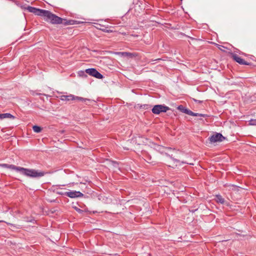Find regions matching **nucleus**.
<instances>
[{
    "label": "nucleus",
    "mask_w": 256,
    "mask_h": 256,
    "mask_svg": "<svg viewBox=\"0 0 256 256\" xmlns=\"http://www.w3.org/2000/svg\"><path fill=\"white\" fill-rule=\"evenodd\" d=\"M75 210L77 212H78L80 214H82L84 212V210L76 207L75 208Z\"/></svg>",
    "instance_id": "obj_23"
},
{
    "label": "nucleus",
    "mask_w": 256,
    "mask_h": 256,
    "mask_svg": "<svg viewBox=\"0 0 256 256\" xmlns=\"http://www.w3.org/2000/svg\"><path fill=\"white\" fill-rule=\"evenodd\" d=\"M33 130L37 133L40 132L42 131V128L38 126H34L32 127Z\"/></svg>",
    "instance_id": "obj_18"
},
{
    "label": "nucleus",
    "mask_w": 256,
    "mask_h": 256,
    "mask_svg": "<svg viewBox=\"0 0 256 256\" xmlns=\"http://www.w3.org/2000/svg\"><path fill=\"white\" fill-rule=\"evenodd\" d=\"M8 224L11 226H12L16 227V228H21L20 226L18 225L17 226H15L13 224L8 223Z\"/></svg>",
    "instance_id": "obj_24"
},
{
    "label": "nucleus",
    "mask_w": 256,
    "mask_h": 256,
    "mask_svg": "<svg viewBox=\"0 0 256 256\" xmlns=\"http://www.w3.org/2000/svg\"><path fill=\"white\" fill-rule=\"evenodd\" d=\"M156 149L161 154H165L166 156H169L171 159H172L174 162H180V160L176 159V158H172V156H170V155L168 154L166 152L168 150H171V148H169V147H164V146H160V145H158L156 146Z\"/></svg>",
    "instance_id": "obj_7"
},
{
    "label": "nucleus",
    "mask_w": 256,
    "mask_h": 256,
    "mask_svg": "<svg viewBox=\"0 0 256 256\" xmlns=\"http://www.w3.org/2000/svg\"><path fill=\"white\" fill-rule=\"evenodd\" d=\"M98 29L102 30V32L110 33L112 32L113 31L111 30H108L106 28H98Z\"/></svg>",
    "instance_id": "obj_21"
},
{
    "label": "nucleus",
    "mask_w": 256,
    "mask_h": 256,
    "mask_svg": "<svg viewBox=\"0 0 256 256\" xmlns=\"http://www.w3.org/2000/svg\"><path fill=\"white\" fill-rule=\"evenodd\" d=\"M4 118H10V119H14L15 116L11 114L10 113H5L0 114V119L2 120Z\"/></svg>",
    "instance_id": "obj_13"
},
{
    "label": "nucleus",
    "mask_w": 256,
    "mask_h": 256,
    "mask_svg": "<svg viewBox=\"0 0 256 256\" xmlns=\"http://www.w3.org/2000/svg\"><path fill=\"white\" fill-rule=\"evenodd\" d=\"M250 124L252 126H256V120H252L250 121Z\"/></svg>",
    "instance_id": "obj_22"
},
{
    "label": "nucleus",
    "mask_w": 256,
    "mask_h": 256,
    "mask_svg": "<svg viewBox=\"0 0 256 256\" xmlns=\"http://www.w3.org/2000/svg\"><path fill=\"white\" fill-rule=\"evenodd\" d=\"M27 10L29 12H32L38 16H42L44 10L37 8L32 6H28Z\"/></svg>",
    "instance_id": "obj_9"
},
{
    "label": "nucleus",
    "mask_w": 256,
    "mask_h": 256,
    "mask_svg": "<svg viewBox=\"0 0 256 256\" xmlns=\"http://www.w3.org/2000/svg\"><path fill=\"white\" fill-rule=\"evenodd\" d=\"M143 154H144V156L145 157V158H144L145 160L148 163L152 164H153V162H153L150 161L152 158L149 154L145 152Z\"/></svg>",
    "instance_id": "obj_16"
},
{
    "label": "nucleus",
    "mask_w": 256,
    "mask_h": 256,
    "mask_svg": "<svg viewBox=\"0 0 256 256\" xmlns=\"http://www.w3.org/2000/svg\"><path fill=\"white\" fill-rule=\"evenodd\" d=\"M186 112H188L187 114L190 116H202L203 118H206V117L208 116L205 114L195 113V112H192V111H187V110H186Z\"/></svg>",
    "instance_id": "obj_14"
},
{
    "label": "nucleus",
    "mask_w": 256,
    "mask_h": 256,
    "mask_svg": "<svg viewBox=\"0 0 256 256\" xmlns=\"http://www.w3.org/2000/svg\"><path fill=\"white\" fill-rule=\"evenodd\" d=\"M86 72V71L84 72L83 70H80V71H79L78 72V74L80 76H84V77H86V74H85Z\"/></svg>",
    "instance_id": "obj_20"
},
{
    "label": "nucleus",
    "mask_w": 256,
    "mask_h": 256,
    "mask_svg": "<svg viewBox=\"0 0 256 256\" xmlns=\"http://www.w3.org/2000/svg\"><path fill=\"white\" fill-rule=\"evenodd\" d=\"M182 164H192L191 163L186 162H182Z\"/></svg>",
    "instance_id": "obj_25"
},
{
    "label": "nucleus",
    "mask_w": 256,
    "mask_h": 256,
    "mask_svg": "<svg viewBox=\"0 0 256 256\" xmlns=\"http://www.w3.org/2000/svg\"><path fill=\"white\" fill-rule=\"evenodd\" d=\"M0 167L14 170L24 176L32 178H40L48 173V172H44L35 169L24 168L16 166L14 164H0Z\"/></svg>",
    "instance_id": "obj_1"
},
{
    "label": "nucleus",
    "mask_w": 256,
    "mask_h": 256,
    "mask_svg": "<svg viewBox=\"0 0 256 256\" xmlns=\"http://www.w3.org/2000/svg\"><path fill=\"white\" fill-rule=\"evenodd\" d=\"M116 54L121 56H126L129 58H136L138 56V54L136 52H116L115 53Z\"/></svg>",
    "instance_id": "obj_11"
},
{
    "label": "nucleus",
    "mask_w": 256,
    "mask_h": 256,
    "mask_svg": "<svg viewBox=\"0 0 256 256\" xmlns=\"http://www.w3.org/2000/svg\"><path fill=\"white\" fill-rule=\"evenodd\" d=\"M86 72L90 76L98 79H102L104 78L103 76L94 68H90L86 70Z\"/></svg>",
    "instance_id": "obj_6"
},
{
    "label": "nucleus",
    "mask_w": 256,
    "mask_h": 256,
    "mask_svg": "<svg viewBox=\"0 0 256 256\" xmlns=\"http://www.w3.org/2000/svg\"><path fill=\"white\" fill-rule=\"evenodd\" d=\"M215 200L217 202L221 204H224L225 202L224 199L220 194L216 195Z\"/></svg>",
    "instance_id": "obj_15"
},
{
    "label": "nucleus",
    "mask_w": 256,
    "mask_h": 256,
    "mask_svg": "<svg viewBox=\"0 0 256 256\" xmlns=\"http://www.w3.org/2000/svg\"><path fill=\"white\" fill-rule=\"evenodd\" d=\"M170 110L169 107L162 104L155 105L152 110L153 114H158L160 112H166Z\"/></svg>",
    "instance_id": "obj_5"
},
{
    "label": "nucleus",
    "mask_w": 256,
    "mask_h": 256,
    "mask_svg": "<svg viewBox=\"0 0 256 256\" xmlns=\"http://www.w3.org/2000/svg\"><path fill=\"white\" fill-rule=\"evenodd\" d=\"M60 100L64 101H70L72 100H78L86 102V101L90 102V100L88 98H84L82 97L76 96L72 94L62 95L60 96Z\"/></svg>",
    "instance_id": "obj_4"
},
{
    "label": "nucleus",
    "mask_w": 256,
    "mask_h": 256,
    "mask_svg": "<svg viewBox=\"0 0 256 256\" xmlns=\"http://www.w3.org/2000/svg\"><path fill=\"white\" fill-rule=\"evenodd\" d=\"M42 16L44 17L46 21L52 24H62L64 26H68L78 24L76 20L62 18L52 14L50 11L45 10Z\"/></svg>",
    "instance_id": "obj_2"
},
{
    "label": "nucleus",
    "mask_w": 256,
    "mask_h": 256,
    "mask_svg": "<svg viewBox=\"0 0 256 256\" xmlns=\"http://www.w3.org/2000/svg\"><path fill=\"white\" fill-rule=\"evenodd\" d=\"M232 58L233 60H234L236 62H238V64H244V65H249L250 63L246 62L244 60L243 58L240 57L238 55L236 54H232Z\"/></svg>",
    "instance_id": "obj_10"
},
{
    "label": "nucleus",
    "mask_w": 256,
    "mask_h": 256,
    "mask_svg": "<svg viewBox=\"0 0 256 256\" xmlns=\"http://www.w3.org/2000/svg\"><path fill=\"white\" fill-rule=\"evenodd\" d=\"M178 110H180L181 112L187 114V112H186V110H187V111H190V110L184 108V106H183L182 105H180L178 106Z\"/></svg>",
    "instance_id": "obj_17"
},
{
    "label": "nucleus",
    "mask_w": 256,
    "mask_h": 256,
    "mask_svg": "<svg viewBox=\"0 0 256 256\" xmlns=\"http://www.w3.org/2000/svg\"><path fill=\"white\" fill-rule=\"evenodd\" d=\"M42 16L44 17L46 21L52 24H62L64 26H68L78 24L76 20L62 18L52 14L50 11L45 10Z\"/></svg>",
    "instance_id": "obj_3"
},
{
    "label": "nucleus",
    "mask_w": 256,
    "mask_h": 256,
    "mask_svg": "<svg viewBox=\"0 0 256 256\" xmlns=\"http://www.w3.org/2000/svg\"><path fill=\"white\" fill-rule=\"evenodd\" d=\"M140 108H142L144 110H149L151 108V106H150L149 104H145L140 105Z\"/></svg>",
    "instance_id": "obj_19"
},
{
    "label": "nucleus",
    "mask_w": 256,
    "mask_h": 256,
    "mask_svg": "<svg viewBox=\"0 0 256 256\" xmlns=\"http://www.w3.org/2000/svg\"><path fill=\"white\" fill-rule=\"evenodd\" d=\"M224 138L223 136L220 133H216L210 136L208 140L210 142H222V140Z\"/></svg>",
    "instance_id": "obj_8"
},
{
    "label": "nucleus",
    "mask_w": 256,
    "mask_h": 256,
    "mask_svg": "<svg viewBox=\"0 0 256 256\" xmlns=\"http://www.w3.org/2000/svg\"><path fill=\"white\" fill-rule=\"evenodd\" d=\"M66 195L71 198H75L83 196V194L79 191L68 192H66Z\"/></svg>",
    "instance_id": "obj_12"
}]
</instances>
